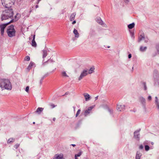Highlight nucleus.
I'll list each match as a JSON object with an SVG mask.
<instances>
[{
  "mask_svg": "<svg viewBox=\"0 0 159 159\" xmlns=\"http://www.w3.org/2000/svg\"><path fill=\"white\" fill-rule=\"evenodd\" d=\"M50 108H53L55 107V106L54 104H50Z\"/></svg>",
  "mask_w": 159,
  "mask_h": 159,
  "instance_id": "obj_33",
  "label": "nucleus"
},
{
  "mask_svg": "<svg viewBox=\"0 0 159 159\" xmlns=\"http://www.w3.org/2000/svg\"><path fill=\"white\" fill-rule=\"evenodd\" d=\"M2 5L7 8H10L14 5L15 0H1Z\"/></svg>",
  "mask_w": 159,
  "mask_h": 159,
  "instance_id": "obj_3",
  "label": "nucleus"
},
{
  "mask_svg": "<svg viewBox=\"0 0 159 159\" xmlns=\"http://www.w3.org/2000/svg\"><path fill=\"white\" fill-rule=\"evenodd\" d=\"M39 7V6L38 5H36L35 6L36 8H37Z\"/></svg>",
  "mask_w": 159,
  "mask_h": 159,
  "instance_id": "obj_47",
  "label": "nucleus"
},
{
  "mask_svg": "<svg viewBox=\"0 0 159 159\" xmlns=\"http://www.w3.org/2000/svg\"><path fill=\"white\" fill-rule=\"evenodd\" d=\"M98 96H97V97H95V100H97L98 98Z\"/></svg>",
  "mask_w": 159,
  "mask_h": 159,
  "instance_id": "obj_43",
  "label": "nucleus"
},
{
  "mask_svg": "<svg viewBox=\"0 0 159 159\" xmlns=\"http://www.w3.org/2000/svg\"><path fill=\"white\" fill-rule=\"evenodd\" d=\"M39 0V1H41V0Z\"/></svg>",
  "mask_w": 159,
  "mask_h": 159,
  "instance_id": "obj_51",
  "label": "nucleus"
},
{
  "mask_svg": "<svg viewBox=\"0 0 159 159\" xmlns=\"http://www.w3.org/2000/svg\"><path fill=\"white\" fill-rule=\"evenodd\" d=\"M93 108V106H92L89 107L86 110L84 113V115L85 116H87L91 112L92 109Z\"/></svg>",
  "mask_w": 159,
  "mask_h": 159,
  "instance_id": "obj_7",
  "label": "nucleus"
},
{
  "mask_svg": "<svg viewBox=\"0 0 159 159\" xmlns=\"http://www.w3.org/2000/svg\"><path fill=\"white\" fill-rule=\"evenodd\" d=\"M43 108L42 107H39L37 109L36 112H37L38 114H40L41 112L43 110Z\"/></svg>",
  "mask_w": 159,
  "mask_h": 159,
  "instance_id": "obj_15",
  "label": "nucleus"
},
{
  "mask_svg": "<svg viewBox=\"0 0 159 159\" xmlns=\"http://www.w3.org/2000/svg\"><path fill=\"white\" fill-rule=\"evenodd\" d=\"M35 123V122H33V124H34Z\"/></svg>",
  "mask_w": 159,
  "mask_h": 159,
  "instance_id": "obj_50",
  "label": "nucleus"
},
{
  "mask_svg": "<svg viewBox=\"0 0 159 159\" xmlns=\"http://www.w3.org/2000/svg\"><path fill=\"white\" fill-rule=\"evenodd\" d=\"M15 139L11 138H9L7 141V143H11L14 141Z\"/></svg>",
  "mask_w": 159,
  "mask_h": 159,
  "instance_id": "obj_21",
  "label": "nucleus"
},
{
  "mask_svg": "<svg viewBox=\"0 0 159 159\" xmlns=\"http://www.w3.org/2000/svg\"><path fill=\"white\" fill-rule=\"evenodd\" d=\"M82 152H80L77 154H75V159H78L77 157H80L82 154Z\"/></svg>",
  "mask_w": 159,
  "mask_h": 159,
  "instance_id": "obj_22",
  "label": "nucleus"
},
{
  "mask_svg": "<svg viewBox=\"0 0 159 159\" xmlns=\"http://www.w3.org/2000/svg\"><path fill=\"white\" fill-rule=\"evenodd\" d=\"M25 60L29 61L30 60V57L29 56H26L25 58Z\"/></svg>",
  "mask_w": 159,
  "mask_h": 159,
  "instance_id": "obj_31",
  "label": "nucleus"
},
{
  "mask_svg": "<svg viewBox=\"0 0 159 159\" xmlns=\"http://www.w3.org/2000/svg\"><path fill=\"white\" fill-rule=\"evenodd\" d=\"M75 15L76 14L75 13H73L71 15L70 19L71 21H72L75 19Z\"/></svg>",
  "mask_w": 159,
  "mask_h": 159,
  "instance_id": "obj_17",
  "label": "nucleus"
},
{
  "mask_svg": "<svg viewBox=\"0 0 159 159\" xmlns=\"http://www.w3.org/2000/svg\"><path fill=\"white\" fill-rule=\"evenodd\" d=\"M143 145H141L139 147V149H143Z\"/></svg>",
  "mask_w": 159,
  "mask_h": 159,
  "instance_id": "obj_38",
  "label": "nucleus"
},
{
  "mask_svg": "<svg viewBox=\"0 0 159 159\" xmlns=\"http://www.w3.org/2000/svg\"><path fill=\"white\" fill-rule=\"evenodd\" d=\"M83 95L85 97L86 101H88L90 99V96L89 94L88 93H84L83 94Z\"/></svg>",
  "mask_w": 159,
  "mask_h": 159,
  "instance_id": "obj_11",
  "label": "nucleus"
},
{
  "mask_svg": "<svg viewBox=\"0 0 159 159\" xmlns=\"http://www.w3.org/2000/svg\"><path fill=\"white\" fill-rule=\"evenodd\" d=\"M141 155L140 152H137L136 155V159H140Z\"/></svg>",
  "mask_w": 159,
  "mask_h": 159,
  "instance_id": "obj_20",
  "label": "nucleus"
},
{
  "mask_svg": "<svg viewBox=\"0 0 159 159\" xmlns=\"http://www.w3.org/2000/svg\"><path fill=\"white\" fill-rule=\"evenodd\" d=\"M7 32L9 37L11 38L15 36L16 31L13 25H11L8 27Z\"/></svg>",
  "mask_w": 159,
  "mask_h": 159,
  "instance_id": "obj_4",
  "label": "nucleus"
},
{
  "mask_svg": "<svg viewBox=\"0 0 159 159\" xmlns=\"http://www.w3.org/2000/svg\"><path fill=\"white\" fill-rule=\"evenodd\" d=\"M13 20H11L9 22L5 24H3L0 25L1 33L2 35L3 34L4 30L6 28V26L7 25L10 23L12 22L13 21Z\"/></svg>",
  "mask_w": 159,
  "mask_h": 159,
  "instance_id": "obj_5",
  "label": "nucleus"
},
{
  "mask_svg": "<svg viewBox=\"0 0 159 159\" xmlns=\"http://www.w3.org/2000/svg\"><path fill=\"white\" fill-rule=\"evenodd\" d=\"M156 48L157 49V52L159 54V44L157 45L156 46Z\"/></svg>",
  "mask_w": 159,
  "mask_h": 159,
  "instance_id": "obj_34",
  "label": "nucleus"
},
{
  "mask_svg": "<svg viewBox=\"0 0 159 159\" xmlns=\"http://www.w3.org/2000/svg\"><path fill=\"white\" fill-rule=\"evenodd\" d=\"M35 34H34L33 35V40H35Z\"/></svg>",
  "mask_w": 159,
  "mask_h": 159,
  "instance_id": "obj_40",
  "label": "nucleus"
},
{
  "mask_svg": "<svg viewBox=\"0 0 159 159\" xmlns=\"http://www.w3.org/2000/svg\"><path fill=\"white\" fill-rule=\"evenodd\" d=\"M76 23V21L74 20L72 23V24H74Z\"/></svg>",
  "mask_w": 159,
  "mask_h": 159,
  "instance_id": "obj_42",
  "label": "nucleus"
},
{
  "mask_svg": "<svg viewBox=\"0 0 159 159\" xmlns=\"http://www.w3.org/2000/svg\"><path fill=\"white\" fill-rule=\"evenodd\" d=\"M147 48L146 47H141L140 48V50L141 51H144L146 50Z\"/></svg>",
  "mask_w": 159,
  "mask_h": 159,
  "instance_id": "obj_28",
  "label": "nucleus"
},
{
  "mask_svg": "<svg viewBox=\"0 0 159 159\" xmlns=\"http://www.w3.org/2000/svg\"><path fill=\"white\" fill-rule=\"evenodd\" d=\"M145 38L144 37V34L143 33L142 34L140 35L139 37V41H140L144 39Z\"/></svg>",
  "mask_w": 159,
  "mask_h": 159,
  "instance_id": "obj_18",
  "label": "nucleus"
},
{
  "mask_svg": "<svg viewBox=\"0 0 159 159\" xmlns=\"http://www.w3.org/2000/svg\"><path fill=\"white\" fill-rule=\"evenodd\" d=\"M143 85L144 86V89L145 90H146L147 89V87L146 85V83H143Z\"/></svg>",
  "mask_w": 159,
  "mask_h": 159,
  "instance_id": "obj_36",
  "label": "nucleus"
},
{
  "mask_svg": "<svg viewBox=\"0 0 159 159\" xmlns=\"http://www.w3.org/2000/svg\"><path fill=\"white\" fill-rule=\"evenodd\" d=\"M29 86H27L25 89V91L27 92V93L29 92Z\"/></svg>",
  "mask_w": 159,
  "mask_h": 159,
  "instance_id": "obj_35",
  "label": "nucleus"
},
{
  "mask_svg": "<svg viewBox=\"0 0 159 159\" xmlns=\"http://www.w3.org/2000/svg\"><path fill=\"white\" fill-rule=\"evenodd\" d=\"M71 145H72L74 147H75L76 146L74 144H72Z\"/></svg>",
  "mask_w": 159,
  "mask_h": 159,
  "instance_id": "obj_46",
  "label": "nucleus"
},
{
  "mask_svg": "<svg viewBox=\"0 0 159 159\" xmlns=\"http://www.w3.org/2000/svg\"><path fill=\"white\" fill-rule=\"evenodd\" d=\"M20 144H16L14 146V147L15 149H17L19 146Z\"/></svg>",
  "mask_w": 159,
  "mask_h": 159,
  "instance_id": "obj_32",
  "label": "nucleus"
},
{
  "mask_svg": "<svg viewBox=\"0 0 159 159\" xmlns=\"http://www.w3.org/2000/svg\"><path fill=\"white\" fill-rule=\"evenodd\" d=\"M80 111H81V110L80 109H79L78 110V111L76 113V116H75L76 117H77L79 116V114L80 113Z\"/></svg>",
  "mask_w": 159,
  "mask_h": 159,
  "instance_id": "obj_29",
  "label": "nucleus"
},
{
  "mask_svg": "<svg viewBox=\"0 0 159 159\" xmlns=\"http://www.w3.org/2000/svg\"><path fill=\"white\" fill-rule=\"evenodd\" d=\"M139 100L143 104H144L145 103V99L143 98L142 97L140 98Z\"/></svg>",
  "mask_w": 159,
  "mask_h": 159,
  "instance_id": "obj_23",
  "label": "nucleus"
},
{
  "mask_svg": "<svg viewBox=\"0 0 159 159\" xmlns=\"http://www.w3.org/2000/svg\"><path fill=\"white\" fill-rule=\"evenodd\" d=\"M7 9L4 11L1 15V20L8 19L9 18L12 19L14 14L13 9L11 8Z\"/></svg>",
  "mask_w": 159,
  "mask_h": 159,
  "instance_id": "obj_2",
  "label": "nucleus"
},
{
  "mask_svg": "<svg viewBox=\"0 0 159 159\" xmlns=\"http://www.w3.org/2000/svg\"><path fill=\"white\" fill-rule=\"evenodd\" d=\"M73 33L75 35V37L76 38H78L79 36V34L78 33L77 30L75 29H74Z\"/></svg>",
  "mask_w": 159,
  "mask_h": 159,
  "instance_id": "obj_12",
  "label": "nucleus"
},
{
  "mask_svg": "<svg viewBox=\"0 0 159 159\" xmlns=\"http://www.w3.org/2000/svg\"><path fill=\"white\" fill-rule=\"evenodd\" d=\"M20 15L18 13L16 14V16H15V19H12V20H13V22L16 21L19 18H20Z\"/></svg>",
  "mask_w": 159,
  "mask_h": 159,
  "instance_id": "obj_14",
  "label": "nucleus"
},
{
  "mask_svg": "<svg viewBox=\"0 0 159 159\" xmlns=\"http://www.w3.org/2000/svg\"><path fill=\"white\" fill-rule=\"evenodd\" d=\"M32 46L34 47H36L37 46V44L35 40H32Z\"/></svg>",
  "mask_w": 159,
  "mask_h": 159,
  "instance_id": "obj_26",
  "label": "nucleus"
},
{
  "mask_svg": "<svg viewBox=\"0 0 159 159\" xmlns=\"http://www.w3.org/2000/svg\"><path fill=\"white\" fill-rule=\"evenodd\" d=\"M34 63L32 62H30L29 66H28L27 69L29 70L32 68V66L34 65Z\"/></svg>",
  "mask_w": 159,
  "mask_h": 159,
  "instance_id": "obj_24",
  "label": "nucleus"
},
{
  "mask_svg": "<svg viewBox=\"0 0 159 159\" xmlns=\"http://www.w3.org/2000/svg\"><path fill=\"white\" fill-rule=\"evenodd\" d=\"M0 87L2 90H11L12 85L10 80L8 79H2L0 80Z\"/></svg>",
  "mask_w": 159,
  "mask_h": 159,
  "instance_id": "obj_1",
  "label": "nucleus"
},
{
  "mask_svg": "<svg viewBox=\"0 0 159 159\" xmlns=\"http://www.w3.org/2000/svg\"><path fill=\"white\" fill-rule=\"evenodd\" d=\"M43 59L45 58L47 54V50L46 49H44L43 50Z\"/></svg>",
  "mask_w": 159,
  "mask_h": 159,
  "instance_id": "obj_13",
  "label": "nucleus"
},
{
  "mask_svg": "<svg viewBox=\"0 0 159 159\" xmlns=\"http://www.w3.org/2000/svg\"><path fill=\"white\" fill-rule=\"evenodd\" d=\"M53 159H64L62 154H57L55 155Z\"/></svg>",
  "mask_w": 159,
  "mask_h": 159,
  "instance_id": "obj_8",
  "label": "nucleus"
},
{
  "mask_svg": "<svg viewBox=\"0 0 159 159\" xmlns=\"http://www.w3.org/2000/svg\"><path fill=\"white\" fill-rule=\"evenodd\" d=\"M155 104L157 106V108L159 109V102L158 99L157 97H155Z\"/></svg>",
  "mask_w": 159,
  "mask_h": 159,
  "instance_id": "obj_19",
  "label": "nucleus"
},
{
  "mask_svg": "<svg viewBox=\"0 0 159 159\" xmlns=\"http://www.w3.org/2000/svg\"><path fill=\"white\" fill-rule=\"evenodd\" d=\"M134 24L133 23L132 24H131L129 25H128V27L129 29H131L134 27Z\"/></svg>",
  "mask_w": 159,
  "mask_h": 159,
  "instance_id": "obj_25",
  "label": "nucleus"
},
{
  "mask_svg": "<svg viewBox=\"0 0 159 159\" xmlns=\"http://www.w3.org/2000/svg\"><path fill=\"white\" fill-rule=\"evenodd\" d=\"M149 147L148 146L146 145L145 146V150L146 151H148L149 149Z\"/></svg>",
  "mask_w": 159,
  "mask_h": 159,
  "instance_id": "obj_30",
  "label": "nucleus"
},
{
  "mask_svg": "<svg viewBox=\"0 0 159 159\" xmlns=\"http://www.w3.org/2000/svg\"><path fill=\"white\" fill-rule=\"evenodd\" d=\"M124 1L125 2H128L129 1V0H124Z\"/></svg>",
  "mask_w": 159,
  "mask_h": 159,
  "instance_id": "obj_44",
  "label": "nucleus"
},
{
  "mask_svg": "<svg viewBox=\"0 0 159 159\" xmlns=\"http://www.w3.org/2000/svg\"><path fill=\"white\" fill-rule=\"evenodd\" d=\"M62 75V76L65 77H68V76L67 75L66 71H63L61 73Z\"/></svg>",
  "mask_w": 159,
  "mask_h": 159,
  "instance_id": "obj_27",
  "label": "nucleus"
},
{
  "mask_svg": "<svg viewBox=\"0 0 159 159\" xmlns=\"http://www.w3.org/2000/svg\"><path fill=\"white\" fill-rule=\"evenodd\" d=\"M124 107V105H122L119 103L117 105L116 109L118 111H120L123 110Z\"/></svg>",
  "mask_w": 159,
  "mask_h": 159,
  "instance_id": "obj_9",
  "label": "nucleus"
},
{
  "mask_svg": "<svg viewBox=\"0 0 159 159\" xmlns=\"http://www.w3.org/2000/svg\"><path fill=\"white\" fill-rule=\"evenodd\" d=\"M148 100L149 101L152 100V97L150 96H149L148 97Z\"/></svg>",
  "mask_w": 159,
  "mask_h": 159,
  "instance_id": "obj_37",
  "label": "nucleus"
},
{
  "mask_svg": "<svg viewBox=\"0 0 159 159\" xmlns=\"http://www.w3.org/2000/svg\"><path fill=\"white\" fill-rule=\"evenodd\" d=\"M40 1H39L38 0V2H37V4H39V2Z\"/></svg>",
  "mask_w": 159,
  "mask_h": 159,
  "instance_id": "obj_48",
  "label": "nucleus"
},
{
  "mask_svg": "<svg viewBox=\"0 0 159 159\" xmlns=\"http://www.w3.org/2000/svg\"><path fill=\"white\" fill-rule=\"evenodd\" d=\"M95 68L94 67H91L90 70H89L88 71V74H91L92 73L94 72V70Z\"/></svg>",
  "mask_w": 159,
  "mask_h": 159,
  "instance_id": "obj_16",
  "label": "nucleus"
},
{
  "mask_svg": "<svg viewBox=\"0 0 159 159\" xmlns=\"http://www.w3.org/2000/svg\"><path fill=\"white\" fill-rule=\"evenodd\" d=\"M134 138L137 139V140H139V131H135L134 132Z\"/></svg>",
  "mask_w": 159,
  "mask_h": 159,
  "instance_id": "obj_10",
  "label": "nucleus"
},
{
  "mask_svg": "<svg viewBox=\"0 0 159 159\" xmlns=\"http://www.w3.org/2000/svg\"><path fill=\"white\" fill-rule=\"evenodd\" d=\"M110 46H107V48H110Z\"/></svg>",
  "mask_w": 159,
  "mask_h": 159,
  "instance_id": "obj_49",
  "label": "nucleus"
},
{
  "mask_svg": "<svg viewBox=\"0 0 159 159\" xmlns=\"http://www.w3.org/2000/svg\"><path fill=\"white\" fill-rule=\"evenodd\" d=\"M55 120H56V118H53V121H55Z\"/></svg>",
  "mask_w": 159,
  "mask_h": 159,
  "instance_id": "obj_45",
  "label": "nucleus"
},
{
  "mask_svg": "<svg viewBox=\"0 0 159 159\" xmlns=\"http://www.w3.org/2000/svg\"><path fill=\"white\" fill-rule=\"evenodd\" d=\"M131 54H129V55H128V58H131Z\"/></svg>",
  "mask_w": 159,
  "mask_h": 159,
  "instance_id": "obj_39",
  "label": "nucleus"
},
{
  "mask_svg": "<svg viewBox=\"0 0 159 159\" xmlns=\"http://www.w3.org/2000/svg\"><path fill=\"white\" fill-rule=\"evenodd\" d=\"M99 23L101 25L102 24V21L101 20H100V22H99Z\"/></svg>",
  "mask_w": 159,
  "mask_h": 159,
  "instance_id": "obj_41",
  "label": "nucleus"
},
{
  "mask_svg": "<svg viewBox=\"0 0 159 159\" xmlns=\"http://www.w3.org/2000/svg\"><path fill=\"white\" fill-rule=\"evenodd\" d=\"M88 74V70H84L81 73V74L79 77H78V80L79 81L80 80L84 77L87 75Z\"/></svg>",
  "mask_w": 159,
  "mask_h": 159,
  "instance_id": "obj_6",
  "label": "nucleus"
}]
</instances>
